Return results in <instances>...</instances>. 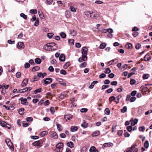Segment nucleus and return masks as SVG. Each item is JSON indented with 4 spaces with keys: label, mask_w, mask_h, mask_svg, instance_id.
<instances>
[{
    "label": "nucleus",
    "mask_w": 152,
    "mask_h": 152,
    "mask_svg": "<svg viewBox=\"0 0 152 152\" xmlns=\"http://www.w3.org/2000/svg\"><path fill=\"white\" fill-rule=\"evenodd\" d=\"M88 49L86 47H83L82 49V56L87 58V54Z\"/></svg>",
    "instance_id": "f257e3e1"
},
{
    "label": "nucleus",
    "mask_w": 152,
    "mask_h": 152,
    "mask_svg": "<svg viewBox=\"0 0 152 152\" xmlns=\"http://www.w3.org/2000/svg\"><path fill=\"white\" fill-rule=\"evenodd\" d=\"M5 142L8 146L11 149H13V145L9 139H6Z\"/></svg>",
    "instance_id": "f03ea898"
},
{
    "label": "nucleus",
    "mask_w": 152,
    "mask_h": 152,
    "mask_svg": "<svg viewBox=\"0 0 152 152\" xmlns=\"http://www.w3.org/2000/svg\"><path fill=\"white\" fill-rule=\"evenodd\" d=\"M43 48L46 50L53 51L50 43L46 44L43 47Z\"/></svg>",
    "instance_id": "7ed1b4c3"
},
{
    "label": "nucleus",
    "mask_w": 152,
    "mask_h": 152,
    "mask_svg": "<svg viewBox=\"0 0 152 152\" xmlns=\"http://www.w3.org/2000/svg\"><path fill=\"white\" fill-rule=\"evenodd\" d=\"M50 44L51 47L53 51H54L57 49L58 45L56 44L54 42L50 43Z\"/></svg>",
    "instance_id": "20e7f679"
},
{
    "label": "nucleus",
    "mask_w": 152,
    "mask_h": 152,
    "mask_svg": "<svg viewBox=\"0 0 152 152\" xmlns=\"http://www.w3.org/2000/svg\"><path fill=\"white\" fill-rule=\"evenodd\" d=\"M24 45L23 42H19L17 45V48L19 49H23L24 48Z\"/></svg>",
    "instance_id": "39448f33"
},
{
    "label": "nucleus",
    "mask_w": 152,
    "mask_h": 152,
    "mask_svg": "<svg viewBox=\"0 0 152 152\" xmlns=\"http://www.w3.org/2000/svg\"><path fill=\"white\" fill-rule=\"evenodd\" d=\"M19 100L21 101V104H22L26 105L28 104V103H27V99L26 98L23 99V97H21L19 99Z\"/></svg>",
    "instance_id": "423d86ee"
},
{
    "label": "nucleus",
    "mask_w": 152,
    "mask_h": 152,
    "mask_svg": "<svg viewBox=\"0 0 152 152\" xmlns=\"http://www.w3.org/2000/svg\"><path fill=\"white\" fill-rule=\"evenodd\" d=\"M84 14L85 15L89 16L90 17H94V16L91 15V14H93V12L92 11H86L84 12Z\"/></svg>",
    "instance_id": "0eeeda50"
},
{
    "label": "nucleus",
    "mask_w": 152,
    "mask_h": 152,
    "mask_svg": "<svg viewBox=\"0 0 152 152\" xmlns=\"http://www.w3.org/2000/svg\"><path fill=\"white\" fill-rule=\"evenodd\" d=\"M135 145H132L131 147L127 149L124 152H131L135 148Z\"/></svg>",
    "instance_id": "6e6552de"
},
{
    "label": "nucleus",
    "mask_w": 152,
    "mask_h": 152,
    "mask_svg": "<svg viewBox=\"0 0 152 152\" xmlns=\"http://www.w3.org/2000/svg\"><path fill=\"white\" fill-rule=\"evenodd\" d=\"M113 144L110 142L105 143L103 145L102 148H104L108 147H111L113 146Z\"/></svg>",
    "instance_id": "1a4fd4ad"
},
{
    "label": "nucleus",
    "mask_w": 152,
    "mask_h": 152,
    "mask_svg": "<svg viewBox=\"0 0 152 152\" xmlns=\"http://www.w3.org/2000/svg\"><path fill=\"white\" fill-rule=\"evenodd\" d=\"M73 116L71 114H67L64 115V118L68 120H70L72 118Z\"/></svg>",
    "instance_id": "9d476101"
},
{
    "label": "nucleus",
    "mask_w": 152,
    "mask_h": 152,
    "mask_svg": "<svg viewBox=\"0 0 152 152\" xmlns=\"http://www.w3.org/2000/svg\"><path fill=\"white\" fill-rule=\"evenodd\" d=\"M52 81V79L51 78H47L45 79L44 83L45 84H48L51 82Z\"/></svg>",
    "instance_id": "9b49d317"
},
{
    "label": "nucleus",
    "mask_w": 152,
    "mask_h": 152,
    "mask_svg": "<svg viewBox=\"0 0 152 152\" xmlns=\"http://www.w3.org/2000/svg\"><path fill=\"white\" fill-rule=\"evenodd\" d=\"M59 60L61 61H64L65 60V56L64 54H62L59 56Z\"/></svg>",
    "instance_id": "f8f14e48"
},
{
    "label": "nucleus",
    "mask_w": 152,
    "mask_h": 152,
    "mask_svg": "<svg viewBox=\"0 0 152 152\" xmlns=\"http://www.w3.org/2000/svg\"><path fill=\"white\" fill-rule=\"evenodd\" d=\"M56 124L57 126L58 130L59 131H61L62 130L63 127L61 125L58 124L57 122L56 123Z\"/></svg>",
    "instance_id": "ddd939ff"
},
{
    "label": "nucleus",
    "mask_w": 152,
    "mask_h": 152,
    "mask_svg": "<svg viewBox=\"0 0 152 152\" xmlns=\"http://www.w3.org/2000/svg\"><path fill=\"white\" fill-rule=\"evenodd\" d=\"M28 83V80L27 78L25 79L22 82L21 85L22 87H24L26 86Z\"/></svg>",
    "instance_id": "4468645a"
},
{
    "label": "nucleus",
    "mask_w": 152,
    "mask_h": 152,
    "mask_svg": "<svg viewBox=\"0 0 152 152\" xmlns=\"http://www.w3.org/2000/svg\"><path fill=\"white\" fill-rule=\"evenodd\" d=\"M144 60L145 61H148L151 60V56L149 54H147L144 56Z\"/></svg>",
    "instance_id": "2eb2a0df"
},
{
    "label": "nucleus",
    "mask_w": 152,
    "mask_h": 152,
    "mask_svg": "<svg viewBox=\"0 0 152 152\" xmlns=\"http://www.w3.org/2000/svg\"><path fill=\"white\" fill-rule=\"evenodd\" d=\"M52 132V133L51 135V137L54 139H57L58 138V135L56 132Z\"/></svg>",
    "instance_id": "dca6fc26"
},
{
    "label": "nucleus",
    "mask_w": 152,
    "mask_h": 152,
    "mask_svg": "<svg viewBox=\"0 0 152 152\" xmlns=\"http://www.w3.org/2000/svg\"><path fill=\"white\" fill-rule=\"evenodd\" d=\"M78 129L77 126H72L70 127V131L72 132H75Z\"/></svg>",
    "instance_id": "f3484780"
},
{
    "label": "nucleus",
    "mask_w": 152,
    "mask_h": 152,
    "mask_svg": "<svg viewBox=\"0 0 152 152\" xmlns=\"http://www.w3.org/2000/svg\"><path fill=\"white\" fill-rule=\"evenodd\" d=\"M28 90V88L27 87H26L25 88L20 89L18 91V93H24Z\"/></svg>",
    "instance_id": "a211bd4d"
},
{
    "label": "nucleus",
    "mask_w": 152,
    "mask_h": 152,
    "mask_svg": "<svg viewBox=\"0 0 152 152\" xmlns=\"http://www.w3.org/2000/svg\"><path fill=\"white\" fill-rule=\"evenodd\" d=\"M33 145L35 146H39L40 145V142L39 141H37L33 142Z\"/></svg>",
    "instance_id": "6ab92c4d"
},
{
    "label": "nucleus",
    "mask_w": 152,
    "mask_h": 152,
    "mask_svg": "<svg viewBox=\"0 0 152 152\" xmlns=\"http://www.w3.org/2000/svg\"><path fill=\"white\" fill-rule=\"evenodd\" d=\"M100 132L98 131H96L94 132L92 134V137H95L99 135Z\"/></svg>",
    "instance_id": "aec40b11"
},
{
    "label": "nucleus",
    "mask_w": 152,
    "mask_h": 152,
    "mask_svg": "<svg viewBox=\"0 0 152 152\" xmlns=\"http://www.w3.org/2000/svg\"><path fill=\"white\" fill-rule=\"evenodd\" d=\"M67 145L71 148H72L74 147V144L72 142H68L67 143Z\"/></svg>",
    "instance_id": "412c9836"
},
{
    "label": "nucleus",
    "mask_w": 152,
    "mask_h": 152,
    "mask_svg": "<svg viewBox=\"0 0 152 152\" xmlns=\"http://www.w3.org/2000/svg\"><path fill=\"white\" fill-rule=\"evenodd\" d=\"M63 143L62 142H59L56 145V148H63Z\"/></svg>",
    "instance_id": "4be33fe9"
},
{
    "label": "nucleus",
    "mask_w": 152,
    "mask_h": 152,
    "mask_svg": "<svg viewBox=\"0 0 152 152\" xmlns=\"http://www.w3.org/2000/svg\"><path fill=\"white\" fill-rule=\"evenodd\" d=\"M87 60V58H85L84 57L82 56V57H80L79 58L78 61L80 62H81L83 61H86Z\"/></svg>",
    "instance_id": "5701e85b"
},
{
    "label": "nucleus",
    "mask_w": 152,
    "mask_h": 152,
    "mask_svg": "<svg viewBox=\"0 0 152 152\" xmlns=\"http://www.w3.org/2000/svg\"><path fill=\"white\" fill-rule=\"evenodd\" d=\"M60 36L63 39H64L66 38V35L65 33L64 32H61L60 33Z\"/></svg>",
    "instance_id": "b1692460"
},
{
    "label": "nucleus",
    "mask_w": 152,
    "mask_h": 152,
    "mask_svg": "<svg viewBox=\"0 0 152 152\" xmlns=\"http://www.w3.org/2000/svg\"><path fill=\"white\" fill-rule=\"evenodd\" d=\"M132 45L129 43H128L125 45V47L127 48L131 49L132 48Z\"/></svg>",
    "instance_id": "393cba45"
},
{
    "label": "nucleus",
    "mask_w": 152,
    "mask_h": 152,
    "mask_svg": "<svg viewBox=\"0 0 152 152\" xmlns=\"http://www.w3.org/2000/svg\"><path fill=\"white\" fill-rule=\"evenodd\" d=\"M0 124L2 126L5 127L6 126V125L8 124L4 121H0Z\"/></svg>",
    "instance_id": "a878e982"
},
{
    "label": "nucleus",
    "mask_w": 152,
    "mask_h": 152,
    "mask_svg": "<svg viewBox=\"0 0 152 152\" xmlns=\"http://www.w3.org/2000/svg\"><path fill=\"white\" fill-rule=\"evenodd\" d=\"M140 89L143 92H146L148 90V88L147 87L143 86H142L140 88Z\"/></svg>",
    "instance_id": "bb28decb"
},
{
    "label": "nucleus",
    "mask_w": 152,
    "mask_h": 152,
    "mask_svg": "<svg viewBox=\"0 0 152 152\" xmlns=\"http://www.w3.org/2000/svg\"><path fill=\"white\" fill-rule=\"evenodd\" d=\"M38 13L39 17L41 19H43L44 17V15L42 12H41L40 11H38Z\"/></svg>",
    "instance_id": "cd10ccee"
},
{
    "label": "nucleus",
    "mask_w": 152,
    "mask_h": 152,
    "mask_svg": "<svg viewBox=\"0 0 152 152\" xmlns=\"http://www.w3.org/2000/svg\"><path fill=\"white\" fill-rule=\"evenodd\" d=\"M35 62L38 64H40L41 62V59L39 58H36L35 60Z\"/></svg>",
    "instance_id": "c85d7f7f"
},
{
    "label": "nucleus",
    "mask_w": 152,
    "mask_h": 152,
    "mask_svg": "<svg viewBox=\"0 0 152 152\" xmlns=\"http://www.w3.org/2000/svg\"><path fill=\"white\" fill-rule=\"evenodd\" d=\"M24 110V109L23 108L20 109L18 111L19 114L20 115H23L24 114L23 111Z\"/></svg>",
    "instance_id": "c756f323"
},
{
    "label": "nucleus",
    "mask_w": 152,
    "mask_h": 152,
    "mask_svg": "<svg viewBox=\"0 0 152 152\" xmlns=\"http://www.w3.org/2000/svg\"><path fill=\"white\" fill-rule=\"evenodd\" d=\"M138 121L137 119H135L133 121H132L131 124L132 126H134L137 123Z\"/></svg>",
    "instance_id": "7c9ffc66"
},
{
    "label": "nucleus",
    "mask_w": 152,
    "mask_h": 152,
    "mask_svg": "<svg viewBox=\"0 0 152 152\" xmlns=\"http://www.w3.org/2000/svg\"><path fill=\"white\" fill-rule=\"evenodd\" d=\"M39 69L40 67L38 66H34L32 69V70L34 72L39 70Z\"/></svg>",
    "instance_id": "2f4dec72"
},
{
    "label": "nucleus",
    "mask_w": 152,
    "mask_h": 152,
    "mask_svg": "<svg viewBox=\"0 0 152 152\" xmlns=\"http://www.w3.org/2000/svg\"><path fill=\"white\" fill-rule=\"evenodd\" d=\"M29 124L26 123V121H23L22 123V125L23 127H26L29 126Z\"/></svg>",
    "instance_id": "473e14b6"
},
{
    "label": "nucleus",
    "mask_w": 152,
    "mask_h": 152,
    "mask_svg": "<svg viewBox=\"0 0 152 152\" xmlns=\"http://www.w3.org/2000/svg\"><path fill=\"white\" fill-rule=\"evenodd\" d=\"M48 133V132L46 131H43L41 132V133L40 134V135L41 137H43L46 134H47Z\"/></svg>",
    "instance_id": "72a5a7b5"
},
{
    "label": "nucleus",
    "mask_w": 152,
    "mask_h": 152,
    "mask_svg": "<svg viewBox=\"0 0 152 152\" xmlns=\"http://www.w3.org/2000/svg\"><path fill=\"white\" fill-rule=\"evenodd\" d=\"M106 46V44L105 43H102L99 46V48L101 49H104Z\"/></svg>",
    "instance_id": "f704fd0d"
},
{
    "label": "nucleus",
    "mask_w": 152,
    "mask_h": 152,
    "mask_svg": "<svg viewBox=\"0 0 152 152\" xmlns=\"http://www.w3.org/2000/svg\"><path fill=\"white\" fill-rule=\"evenodd\" d=\"M104 111L106 114L109 115L110 114V111L109 109L108 108H106L105 109Z\"/></svg>",
    "instance_id": "c9c22d12"
},
{
    "label": "nucleus",
    "mask_w": 152,
    "mask_h": 152,
    "mask_svg": "<svg viewBox=\"0 0 152 152\" xmlns=\"http://www.w3.org/2000/svg\"><path fill=\"white\" fill-rule=\"evenodd\" d=\"M20 16L21 17L23 18L24 19L26 20L27 18V15L23 13H21L20 14Z\"/></svg>",
    "instance_id": "e433bc0d"
},
{
    "label": "nucleus",
    "mask_w": 152,
    "mask_h": 152,
    "mask_svg": "<svg viewBox=\"0 0 152 152\" xmlns=\"http://www.w3.org/2000/svg\"><path fill=\"white\" fill-rule=\"evenodd\" d=\"M35 22L34 23V26H37L39 25V21L38 18H37L36 20H35Z\"/></svg>",
    "instance_id": "4c0bfd02"
},
{
    "label": "nucleus",
    "mask_w": 152,
    "mask_h": 152,
    "mask_svg": "<svg viewBox=\"0 0 152 152\" xmlns=\"http://www.w3.org/2000/svg\"><path fill=\"white\" fill-rule=\"evenodd\" d=\"M149 75L148 74H145L143 75V79H147L149 77Z\"/></svg>",
    "instance_id": "58836bf2"
},
{
    "label": "nucleus",
    "mask_w": 152,
    "mask_h": 152,
    "mask_svg": "<svg viewBox=\"0 0 152 152\" xmlns=\"http://www.w3.org/2000/svg\"><path fill=\"white\" fill-rule=\"evenodd\" d=\"M42 91V88H39L37 89L36 90L34 91V92L35 93V94H36L37 93H40Z\"/></svg>",
    "instance_id": "ea45409f"
},
{
    "label": "nucleus",
    "mask_w": 152,
    "mask_h": 152,
    "mask_svg": "<svg viewBox=\"0 0 152 152\" xmlns=\"http://www.w3.org/2000/svg\"><path fill=\"white\" fill-rule=\"evenodd\" d=\"M70 34L73 36H75L76 35V32L74 30L71 31H70Z\"/></svg>",
    "instance_id": "a19ab883"
},
{
    "label": "nucleus",
    "mask_w": 152,
    "mask_h": 152,
    "mask_svg": "<svg viewBox=\"0 0 152 152\" xmlns=\"http://www.w3.org/2000/svg\"><path fill=\"white\" fill-rule=\"evenodd\" d=\"M70 12L69 11H66L65 12V15L66 17L67 18H69L70 16L69 14Z\"/></svg>",
    "instance_id": "79ce46f5"
},
{
    "label": "nucleus",
    "mask_w": 152,
    "mask_h": 152,
    "mask_svg": "<svg viewBox=\"0 0 152 152\" xmlns=\"http://www.w3.org/2000/svg\"><path fill=\"white\" fill-rule=\"evenodd\" d=\"M86 65H87V64H86V62H83V63L81 64L80 65V67L81 68L84 67L86 66Z\"/></svg>",
    "instance_id": "37998d69"
},
{
    "label": "nucleus",
    "mask_w": 152,
    "mask_h": 152,
    "mask_svg": "<svg viewBox=\"0 0 152 152\" xmlns=\"http://www.w3.org/2000/svg\"><path fill=\"white\" fill-rule=\"evenodd\" d=\"M127 111V107L126 106H124L123 108L121 109V111L122 113H124Z\"/></svg>",
    "instance_id": "c03bdc74"
},
{
    "label": "nucleus",
    "mask_w": 152,
    "mask_h": 152,
    "mask_svg": "<svg viewBox=\"0 0 152 152\" xmlns=\"http://www.w3.org/2000/svg\"><path fill=\"white\" fill-rule=\"evenodd\" d=\"M54 34L52 33H50L47 34V36L50 39H51L53 36Z\"/></svg>",
    "instance_id": "a18cd8bd"
},
{
    "label": "nucleus",
    "mask_w": 152,
    "mask_h": 152,
    "mask_svg": "<svg viewBox=\"0 0 152 152\" xmlns=\"http://www.w3.org/2000/svg\"><path fill=\"white\" fill-rule=\"evenodd\" d=\"M111 72V71L110 69L109 68H108L106 69L104 71V72L107 74H109Z\"/></svg>",
    "instance_id": "49530a36"
},
{
    "label": "nucleus",
    "mask_w": 152,
    "mask_h": 152,
    "mask_svg": "<svg viewBox=\"0 0 152 152\" xmlns=\"http://www.w3.org/2000/svg\"><path fill=\"white\" fill-rule=\"evenodd\" d=\"M144 146L146 148H147L148 147L149 143L148 141L146 140L145 141L144 144Z\"/></svg>",
    "instance_id": "de8ad7c7"
},
{
    "label": "nucleus",
    "mask_w": 152,
    "mask_h": 152,
    "mask_svg": "<svg viewBox=\"0 0 152 152\" xmlns=\"http://www.w3.org/2000/svg\"><path fill=\"white\" fill-rule=\"evenodd\" d=\"M26 120L27 122H29L33 121V118L31 117H28L26 118Z\"/></svg>",
    "instance_id": "09e8293b"
},
{
    "label": "nucleus",
    "mask_w": 152,
    "mask_h": 152,
    "mask_svg": "<svg viewBox=\"0 0 152 152\" xmlns=\"http://www.w3.org/2000/svg\"><path fill=\"white\" fill-rule=\"evenodd\" d=\"M145 129V128L144 126L140 127L139 128V130L141 132H144Z\"/></svg>",
    "instance_id": "8fccbe9b"
},
{
    "label": "nucleus",
    "mask_w": 152,
    "mask_h": 152,
    "mask_svg": "<svg viewBox=\"0 0 152 152\" xmlns=\"http://www.w3.org/2000/svg\"><path fill=\"white\" fill-rule=\"evenodd\" d=\"M30 13L31 14H36L37 11L36 10H31L30 11Z\"/></svg>",
    "instance_id": "3c124183"
},
{
    "label": "nucleus",
    "mask_w": 152,
    "mask_h": 152,
    "mask_svg": "<svg viewBox=\"0 0 152 152\" xmlns=\"http://www.w3.org/2000/svg\"><path fill=\"white\" fill-rule=\"evenodd\" d=\"M96 150L95 147L94 146H92L89 149L90 152H92L94 151L95 150Z\"/></svg>",
    "instance_id": "603ef678"
},
{
    "label": "nucleus",
    "mask_w": 152,
    "mask_h": 152,
    "mask_svg": "<svg viewBox=\"0 0 152 152\" xmlns=\"http://www.w3.org/2000/svg\"><path fill=\"white\" fill-rule=\"evenodd\" d=\"M60 73L61 74L63 75H65L66 74V71L64 69L61 70L60 71Z\"/></svg>",
    "instance_id": "864d4df0"
},
{
    "label": "nucleus",
    "mask_w": 152,
    "mask_h": 152,
    "mask_svg": "<svg viewBox=\"0 0 152 152\" xmlns=\"http://www.w3.org/2000/svg\"><path fill=\"white\" fill-rule=\"evenodd\" d=\"M88 110L87 108H83L80 110V111L81 113H86L87 112Z\"/></svg>",
    "instance_id": "5fc2aeb1"
},
{
    "label": "nucleus",
    "mask_w": 152,
    "mask_h": 152,
    "mask_svg": "<svg viewBox=\"0 0 152 152\" xmlns=\"http://www.w3.org/2000/svg\"><path fill=\"white\" fill-rule=\"evenodd\" d=\"M126 129L128 131L131 132L132 129V126H129L127 127Z\"/></svg>",
    "instance_id": "6e6d98bb"
},
{
    "label": "nucleus",
    "mask_w": 152,
    "mask_h": 152,
    "mask_svg": "<svg viewBox=\"0 0 152 152\" xmlns=\"http://www.w3.org/2000/svg\"><path fill=\"white\" fill-rule=\"evenodd\" d=\"M63 150V148H56V151L57 152H61Z\"/></svg>",
    "instance_id": "4d7b16f0"
},
{
    "label": "nucleus",
    "mask_w": 152,
    "mask_h": 152,
    "mask_svg": "<svg viewBox=\"0 0 152 152\" xmlns=\"http://www.w3.org/2000/svg\"><path fill=\"white\" fill-rule=\"evenodd\" d=\"M106 76V75L105 74L102 73L99 76V78H102L105 77Z\"/></svg>",
    "instance_id": "13d9d810"
},
{
    "label": "nucleus",
    "mask_w": 152,
    "mask_h": 152,
    "mask_svg": "<svg viewBox=\"0 0 152 152\" xmlns=\"http://www.w3.org/2000/svg\"><path fill=\"white\" fill-rule=\"evenodd\" d=\"M136 82V80L134 79H131L130 82L131 85H132L134 84Z\"/></svg>",
    "instance_id": "bf43d9fd"
},
{
    "label": "nucleus",
    "mask_w": 152,
    "mask_h": 152,
    "mask_svg": "<svg viewBox=\"0 0 152 152\" xmlns=\"http://www.w3.org/2000/svg\"><path fill=\"white\" fill-rule=\"evenodd\" d=\"M39 78L37 76H35L34 77V80L33 81H32V82L37 81V80H39Z\"/></svg>",
    "instance_id": "052dcab7"
},
{
    "label": "nucleus",
    "mask_w": 152,
    "mask_h": 152,
    "mask_svg": "<svg viewBox=\"0 0 152 152\" xmlns=\"http://www.w3.org/2000/svg\"><path fill=\"white\" fill-rule=\"evenodd\" d=\"M115 99V98L114 96H111L110 97L109 99V100L110 102H111L114 101Z\"/></svg>",
    "instance_id": "680f3d73"
},
{
    "label": "nucleus",
    "mask_w": 152,
    "mask_h": 152,
    "mask_svg": "<svg viewBox=\"0 0 152 152\" xmlns=\"http://www.w3.org/2000/svg\"><path fill=\"white\" fill-rule=\"evenodd\" d=\"M136 98L135 97L133 96L131 97L130 99V102H134L136 100Z\"/></svg>",
    "instance_id": "e2e57ef3"
},
{
    "label": "nucleus",
    "mask_w": 152,
    "mask_h": 152,
    "mask_svg": "<svg viewBox=\"0 0 152 152\" xmlns=\"http://www.w3.org/2000/svg\"><path fill=\"white\" fill-rule=\"evenodd\" d=\"M109 85H103L102 87V89H106V88H108L109 87Z\"/></svg>",
    "instance_id": "0e129e2a"
},
{
    "label": "nucleus",
    "mask_w": 152,
    "mask_h": 152,
    "mask_svg": "<svg viewBox=\"0 0 152 152\" xmlns=\"http://www.w3.org/2000/svg\"><path fill=\"white\" fill-rule=\"evenodd\" d=\"M70 8V10L72 12L76 11V9L73 6H71Z\"/></svg>",
    "instance_id": "69168bd1"
},
{
    "label": "nucleus",
    "mask_w": 152,
    "mask_h": 152,
    "mask_svg": "<svg viewBox=\"0 0 152 152\" xmlns=\"http://www.w3.org/2000/svg\"><path fill=\"white\" fill-rule=\"evenodd\" d=\"M48 70L51 72H53L54 71V69L52 66H50L48 68Z\"/></svg>",
    "instance_id": "338daca9"
},
{
    "label": "nucleus",
    "mask_w": 152,
    "mask_h": 152,
    "mask_svg": "<svg viewBox=\"0 0 152 152\" xmlns=\"http://www.w3.org/2000/svg\"><path fill=\"white\" fill-rule=\"evenodd\" d=\"M53 0H47L46 3L48 4H51L52 3Z\"/></svg>",
    "instance_id": "774afa93"
}]
</instances>
